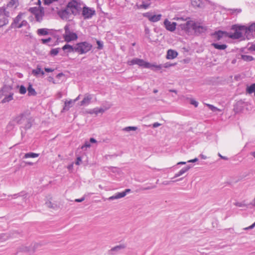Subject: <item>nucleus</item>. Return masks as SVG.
I'll list each match as a JSON object with an SVG mask.
<instances>
[{
	"mask_svg": "<svg viewBox=\"0 0 255 255\" xmlns=\"http://www.w3.org/2000/svg\"><path fill=\"white\" fill-rule=\"evenodd\" d=\"M16 125L20 126V128L26 130L32 126V118L29 113L24 112L13 117L8 123L6 128L8 131L13 130Z\"/></svg>",
	"mask_w": 255,
	"mask_h": 255,
	"instance_id": "nucleus-1",
	"label": "nucleus"
},
{
	"mask_svg": "<svg viewBox=\"0 0 255 255\" xmlns=\"http://www.w3.org/2000/svg\"><path fill=\"white\" fill-rule=\"evenodd\" d=\"M211 36L215 41H219L223 38L229 37L236 39L239 38V25L235 24L232 26L230 32L218 30L211 33Z\"/></svg>",
	"mask_w": 255,
	"mask_h": 255,
	"instance_id": "nucleus-2",
	"label": "nucleus"
},
{
	"mask_svg": "<svg viewBox=\"0 0 255 255\" xmlns=\"http://www.w3.org/2000/svg\"><path fill=\"white\" fill-rule=\"evenodd\" d=\"M255 38V23L247 27L240 25V41Z\"/></svg>",
	"mask_w": 255,
	"mask_h": 255,
	"instance_id": "nucleus-3",
	"label": "nucleus"
},
{
	"mask_svg": "<svg viewBox=\"0 0 255 255\" xmlns=\"http://www.w3.org/2000/svg\"><path fill=\"white\" fill-rule=\"evenodd\" d=\"M92 48V45L87 42H81L75 44V51L79 54H86L90 51Z\"/></svg>",
	"mask_w": 255,
	"mask_h": 255,
	"instance_id": "nucleus-4",
	"label": "nucleus"
},
{
	"mask_svg": "<svg viewBox=\"0 0 255 255\" xmlns=\"http://www.w3.org/2000/svg\"><path fill=\"white\" fill-rule=\"evenodd\" d=\"M24 14L20 12L13 19V22L11 23L9 29L11 28H20L23 26H26L28 24V22L25 20H21L22 17Z\"/></svg>",
	"mask_w": 255,
	"mask_h": 255,
	"instance_id": "nucleus-5",
	"label": "nucleus"
},
{
	"mask_svg": "<svg viewBox=\"0 0 255 255\" xmlns=\"http://www.w3.org/2000/svg\"><path fill=\"white\" fill-rule=\"evenodd\" d=\"M65 33L63 35L65 40L67 42H70L73 40H76L78 38L76 33L71 32V25L67 24L64 27Z\"/></svg>",
	"mask_w": 255,
	"mask_h": 255,
	"instance_id": "nucleus-6",
	"label": "nucleus"
},
{
	"mask_svg": "<svg viewBox=\"0 0 255 255\" xmlns=\"http://www.w3.org/2000/svg\"><path fill=\"white\" fill-rule=\"evenodd\" d=\"M67 7L73 15L79 14L81 10V4L79 0H71L67 4Z\"/></svg>",
	"mask_w": 255,
	"mask_h": 255,
	"instance_id": "nucleus-7",
	"label": "nucleus"
},
{
	"mask_svg": "<svg viewBox=\"0 0 255 255\" xmlns=\"http://www.w3.org/2000/svg\"><path fill=\"white\" fill-rule=\"evenodd\" d=\"M9 12L6 10L5 6L0 7V28L7 25L9 20Z\"/></svg>",
	"mask_w": 255,
	"mask_h": 255,
	"instance_id": "nucleus-8",
	"label": "nucleus"
},
{
	"mask_svg": "<svg viewBox=\"0 0 255 255\" xmlns=\"http://www.w3.org/2000/svg\"><path fill=\"white\" fill-rule=\"evenodd\" d=\"M82 14L84 19H90L95 14V10L93 8L84 6L82 9Z\"/></svg>",
	"mask_w": 255,
	"mask_h": 255,
	"instance_id": "nucleus-9",
	"label": "nucleus"
},
{
	"mask_svg": "<svg viewBox=\"0 0 255 255\" xmlns=\"http://www.w3.org/2000/svg\"><path fill=\"white\" fill-rule=\"evenodd\" d=\"M151 0H138L135 4L137 9H147L151 5Z\"/></svg>",
	"mask_w": 255,
	"mask_h": 255,
	"instance_id": "nucleus-10",
	"label": "nucleus"
},
{
	"mask_svg": "<svg viewBox=\"0 0 255 255\" xmlns=\"http://www.w3.org/2000/svg\"><path fill=\"white\" fill-rule=\"evenodd\" d=\"M128 65L131 66L133 65H137L140 67H142L145 68V65L146 64V62L144 61L143 59H139L137 58H135L132 59L131 60H129L127 62Z\"/></svg>",
	"mask_w": 255,
	"mask_h": 255,
	"instance_id": "nucleus-11",
	"label": "nucleus"
},
{
	"mask_svg": "<svg viewBox=\"0 0 255 255\" xmlns=\"http://www.w3.org/2000/svg\"><path fill=\"white\" fill-rule=\"evenodd\" d=\"M58 14L62 19L67 20L70 17V15L72 13L66 6L65 8L59 11Z\"/></svg>",
	"mask_w": 255,
	"mask_h": 255,
	"instance_id": "nucleus-12",
	"label": "nucleus"
},
{
	"mask_svg": "<svg viewBox=\"0 0 255 255\" xmlns=\"http://www.w3.org/2000/svg\"><path fill=\"white\" fill-rule=\"evenodd\" d=\"M176 23L175 22H170L167 19H165L164 21V25L165 28L171 32L174 31L176 29Z\"/></svg>",
	"mask_w": 255,
	"mask_h": 255,
	"instance_id": "nucleus-13",
	"label": "nucleus"
},
{
	"mask_svg": "<svg viewBox=\"0 0 255 255\" xmlns=\"http://www.w3.org/2000/svg\"><path fill=\"white\" fill-rule=\"evenodd\" d=\"M194 21L191 20H187L186 22L180 24L179 26L180 27L182 30L187 31L190 28H192V25L193 24Z\"/></svg>",
	"mask_w": 255,
	"mask_h": 255,
	"instance_id": "nucleus-14",
	"label": "nucleus"
},
{
	"mask_svg": "<svg viewBox=\"0 0 255 255\" xmlns=\"http://www.w3.org/2000/svg\"><path fill=\"white\" fill-rule=\"evenodd\" d=\"M93 98V96L90 94H86L85 95L84 99L81 102L80 105L81 106H87L91 103V101Z\"/></svg>",
	"mask_w": 255,
	"mask_h": 255,
	"instance_id": "nucleus-15",
	"label": "nucleus"
},
{
	"mask_svg": "<svg viewBox=\"0 0 255 255\" xmlns=\"http://www.w3.org/2000/svg\"><path fill=\"white\" fill-rule=\"evenodd\" d=\"M145 68L150 69L152 70H160L162 68L161 65H156L155 64H150L146 62Z\"/></svg>",
	"mask_w": 255,
	"mask_h": 255,
	"instance_id": "nucleus-16",
	"label": "nucleus"
},
{
	"mask_svg": "<svg viewBox=\"0 0 255 255\" xmlns=\"http://www.w3.org/2000/svg\"><path fill=\"white\" fill-rule=\"evenodd\" d=\"M192 29H193L195 32L198 33H201L204 31H205L206 29L202 26L197 24L194 22H193V24L192 25Z\"/></svg>",
	"mask_w": 255,
	"mask_h": 255,
	"instance_id": "nucleus-17",
	"label": "nucleus"
},
{
	"mask_svg": "<svg viewBox=\"0 0 255 255\" xmlns=\"http://www.w3.org/2000/svg\"><path fill=\"white\" fill-rule=\"evenodd\" d=\"M178 55V53L173 50L169 49L167 51L166 58L168 59H173L176 58Z\"/></svg>",
	"mask_w": 255,
	"mask_h": 255,
	"instance_id": "nucleus-18",
	"label": "nucleus"
},
{
	"mask_svg": "<svg viewBox=\"0 0 255 255\" xmlns=\"http://www.w3.org/2000/svg\"><path fill=\"white\" fill-rule=\"evenodd\" d=\"M191 4L195 7H202L204 1L203 0H191Z\"/></svg>",
	"mask_w": 255,
	"mask_h": 255,
	"instance_id": "nucleus-19",
	"label": "nucleus"
},
{
	"mask_svg": "<svg viewBox=\"0 0 255 255\" xmlns=\"http://www.w3.org/2000/svg\"><path fill=\"white\" fill-rule=\"evenodd\" d=\"M75 45L73 46L70 45L68 44H66L62 47V49L64 51L67 50V52H68V53L75 52Z\"/></svg>",
	"mask_w": 255,
	"mask_h": 255,
	"instance_id": "nucleus-20",
	"label": "nucleus"
},
{
	"mask_svg": "<svg viewBox=\"0 0 255 255\" xmlns=\"http://www.w3.org/2000/svg\"><path fill=\"white\" fill-rule=\"evenodd\" d=\"M32 74L34 76L37 77L39 74H41L42 76L44 75V72L41 70L40 66L39 65H37L36 69L32 70Z\"/></svg>",
	"mask_w": 255,
	"mask_h": 255,
	"instance_id": "nucleus-21",
	"label": "nucleus"
},
{
	"mask_svg": "<svg viewBox=\"0 0 255 255\" xmlns=\"http://www.w3.org/2000/svg\"><path fill=\"white\" fill-rule=\"evenodd\" d=\"M125 196V193L118 192V193H116L115 195H114L113 196L110 197L108 198V200H110V201L114 200L115 199H118L123 198Z\"/></svg>",
	"mask_w": 255,
	"mask_h": 255,
	"instance_id": "nucleus-22",
	"label": "nucleus"
},
{
	"mask_svg": "<svg viewBox=\"0 0 255 255\" xmlns=\"http://www.w3.org/2000/svg\"><path fill=\"white\" fill-rule=\"evenodd\" d=\"M49 29L47 28H39L37 30V34L39 36H45L49 34Z\"/></svg>",
	"mask_w": 255,
	"mask_h": 255,
	"instance_id": "nucleus-23",
	"label": "nucleus"
},
{
	"mask_svg": "<svg viewBox=\"0 0 255 255\" xmlns=\"http://www.w3.org/2000/svg\"><path fill=\"white\" fill-rule=\"evenodd\" d=\"M44 15V12L42 10H39L37 11V12L35 13V17L37 21L40 22L42 19L43 16Z\"/></svg>",
	"mask_w": 255,
	"mask_h": 255,
	"instance_id": "nucleus-24",
	"label": "nucleus"
},
{
	"mask_svg": "<svg viewBox=\"0 0 255 255\" xmlns=\"http://www.w3.org/2000/svg\"><path fill=\"white\" fill-rule=\"evenodd\" d=\"M212 45L216 49L219 50H224L227 47L226 44H220L219 43H213Z\"/></svg>",
	"mask_w": 255,
	"mask_h": 255,
	"instance_id": "nucleus-25",
	"label": "nucleus"
},
{
	"mask_svg": "<svg viewBox=\"0 0 255 255\" xmlns=\"http://www.w3.org/2000/svg\"><path fill=\"white\" fill-rule=\"evenodd\" d=\"M28 95V96H35L36 92L31 84L29 83L28 87L27 88Z\"/></svg>",
	"mask_w": 255,
	"mask_h": 255,
	"instance_id": "nucleus-26",
	"label": "nucleus"
},
{
	"mask_svg": "<svg viewBox=\"0 0 255 255\" xmlns=\"http://www.w3.org/2000/svg\"><path fill=\"white\" fill-rule=\"evenodd\" d=\"M73 103L74 102L72 100L65 102L62 111H68L69 109L72 106Z\"/></svg>",
	"mask_w": 255,
	"mask_h": 255,
	"instance_id": "nucleus-27",
	"label": "nucleus"
},
{
	"mask_svg": "<svg viewBox=\"0 0 255 255\" xmlns=\"http://www.w3.org/2000/svg\"><path fill=\"white\" fill-rule=\"evenodd\" d=\"M189 168H190V167L189 166L183 168L178 173L175 174V175L174 176V178H176V177H178L182 175V174L185 173L186 171H187Z\"/></svg>",
	"mask_w": 255,
	"mask_h": 255,
	"instance_id": "nucleus-28",
	"label": "nucleus"
},
{
	"mask_svg": "<svg viewBox=\"0 0 255 255\" xmlns=\"http://www.w3.org/2000/svg\"><path fill=\"white\" fill-rule=\"evenodd\" d=\"M39 154L35 153L33 152H28L24 154L23 156V158H36L38 157Z\"/></svg>",
	"mask_w": 255,
	"mask_h": 255,
	"instance_id": "nucleus-29",
	"label": "nucleus"
},
{
	"mask_svg": "<svg viewBox=\"0 0 255 255\" xmlns=\"http://www.w3.org/2000/svg\"><path fill=\"white\" fill-rule=\"evenodd\" d=\"M105 109H104L102 108H94L93 109L91 112H90V114H95L96 115H98L99 113H103L105 111Z\"/></svg>",
	"mask_w": 255,
	"mask_h": 255,
	"instance_id": "nucleus-30",
	"label": "nucleus"
},
{
	"mask_svg": "<svg viewBox=\"0 0 255 255\" xmlns=\"http://www.w3.org/2000/svg\"><path fill=\"white\" fill-rule=\"evenodd\" d=\"M17 0H10L6 5V7H5L6 9L8 7H16L17 6Z\"/></svg>",
	"mask_w": 255,
	"mask_h": 255,
	"instance_id": "nucleus-31",
	"label": "nucleus"
},
{
	"mask_svg": "<svg viewBox=\"0 0 255 255\" xmlns=\"http://www.w3.org/2000/svg\"><path fill=\"white\" fill-rule=\"evenodd\" d=\"M124 247H125L124 246H123V245L117 246L112 248L111 249V250L110 251V253L111 254H113V252H118L120 250H121V249H124Z\"/></svg>",
	"mask_w": 255,
	"mask_h": 255,
	"instance_id": "nucleus-32",
	"label": "nucleus"
},
{
	"mask_svg": "<svg viewBox=\"0 0 255 255\" xmlns=\"http://www.w3.org/2000/svg\"><path fill=\"white\" fill-rule=\"evenodd\" d=\"M13 93H10L8 95L5 96L1 101L2 103H5L11 101L13 99Z\"/></svg>",
	"mask_w": 255,
	"mask_h": 255,
	"instance_id": "nucleus-33",
	"label": "nucleus"
},
{
	"mask_svg": "<svg viewBox=\"0 0 255 255\" xmlns=\"http://www.w3.org/2000/svg\"><path fill=\"white\" fill-rule=\"evenodd\" d=\"M241 57L243 60L247 62L252 61L254 60V58L250 55H242Z\"/></svg>",
	"mask_w": 255,
	"mask_h": 255,
	"instance_id": "nucleus-34",
	"label": "nucleus"
},
{
	"mask_svg": "<svg viewBox=\"0 0 255 255\" xmlns=\"http://www.w3.org/2000/svg\"><path fill=\"white\" fill-rule=\"evenodd\" d=\"M161 17V14H154L152 16V17H150L151 22H155L158 21H159Z\"/></svg>",
	"mask_w": 255,
	"mask_h": 255,
	"instance_id": "nucleus-35",
	"label": "nucleus"
},
{
	"mask_svg": "<svg viewBox=\"0 0 255 255\" xmlns=\"http://www.w3.org/2000/svg\"><path fill=\"white\" fill-rule=\"evenodd\" d=\"M247 91L249 94H252L255 92V83L253 84L247 89Z\"/></svg>",
	"mask_w": 255,
	"mask_h": 255,
	"instance_id": "nucleus-36",
	"label": "nucleus"
},
{
	"mask_svg": "<svg viewBox=\"0 0 255 255\" xmlns=\"http://www.w3.org/2000/svg\"><path fill=\"white\" fill-rule=\"evenodd\" d=\"M59 50H60L59 48L52 49L50 50L49 53H50V55L55 56L58 54V53H59Z\"/></svg>",
	"mask_w": 255,
	"mask_h": 255,
	"instance_id": "nucleus-37",
	"label": "nucleus"
},
{
	"mask_svg": "<svg viewBox=\"0 0 255 255\" xmlns=\"http://www.w3.org/2000/svg\"><path fill=\"white\" fill-rule=\"evenodd\" d=\"M17 88H19V92L21 94H25L26 92V89L23 85L20 86H17Z\"/></svg>",
	"mask_w": 255,
	"mask_h": 255,
	"instance_id": "nucleus-38",
	"label": "nucleus"
},
{
	"mask_svg": "<svg viewBox=\"0 0 255 255\" xmlns=\"http://www.w3.org/2000/svg\"><path fill=\"white\" fill-rule=\"evenodd\" d=\"M206 105L213 112H216L217 111H220L219 109H218L217 108L215 107V106H214L212 105L207 104Z\"/></svg>",
	"mask_w": 255,
	"mask_h": 255,
	"instance_id": "nucleus-39",
	"label": "nucleus"
},
{
	"mask_svg": "<svg viewBox=\"0 0 255 255\" xmlns=\"http://www.w3.org/2000/svg\"><path fill=\"white\" fill-rule=\"evenodd\" d=\"M137 128L136 127H128L124 128V130L126 131H129L130 130H135Z\"/></svg>",
	"mask_w": 255,
	"mask_h": 255,
	"instance_id": "nucleus-40",
	"label": "nucleus"
},
{
	"mask_svg": "<svg viewBox=\"0 0 255 255\" xmlns=\"http://www.w3.org/2000/svg\"><path fill=\"white\" fill-rule=\"evenodd\" d=\"M143 15L144 17H147L149 19V20L151 21V19L150 18V17H152L153 14H152V13L148 12L143 13Z\"/></svg>",
	"mask_w": 255,
	"mask_h": 255,
	"instance_id": "nucleus-41",
	"label": "nucleus"
},
{
	"mask_svg": "<svg viewBox=\"0 0 255 255\" xmlns=\"http://www.w3.org/2000/svg\"><path fill=\"white\" fill-rule=\"evenodd\" d=\"M97 44L98 45V47L97 48L99 50H101V49H102L103 48V42L101 41H99V40H97Z\"/></svg>",
	"mask_w": 255,
	"mask_h": 255,
	"instance_id": "nucleus-42",
	"label": "nucleus"
},
{
	"mask_svg": "<svg viewBox=\"0 0 255 255\" xmlns=\"http://www.w3.org/2000/svg\"><path fill=\"white\" fill-rule=\"evenodd\" d=\"M43 1L44 4L49 5L53 2L58 1V0H43Z\"/></svg>",
	"mask_w": 255,
	"mask_h": 255,
	"instance_id": "nucleus-43",
	"label": "nucleus"
},
{
	"mask_svg": "<svg viewBox=\"0 0 255 255\" xmlns=\"http://www.w3.org/2000/svg\"><path fill=\"white\" fill-rule=\"evenodd\" d=\"M41 42L43 44H46L48 42H50L51 40V38L49 37L46 39H41Z\"/></svg>",
	"mask_w": 255,
	"mask_h": 255,
	"instance_id": "nucleus-44",
	"label": "nucleus"
},
{
	"mask_svg": "<svg viewBox=\"0 0 255 255\" xmlns=\"http://www.w3.org/2000/svg\"><path fill=\"white\" fill-rule=\"evenodd\" d=\"M39 9L37 8L36 7H33V8H30L29 9V11L33 13L34 15H35V13L37 12V11H38Z\"/></svg>",
	"mask_w": 255,
	"mask_h": 255,
	"instance_id": "nucleus-45",
	"label": "nucleus"
},
{
	"mask_svg": "<svg viewBox=\"0 0 255 255\" xmlns=\"http://www.w3.org/2000/svg\"><path fill=\"white\" fill-rule=\"evenodd\" d=\"M190 104L191 105H194L195 107H198V102H197L196 101L193 100V99H191V101H190Z\"/></svg>",
	"mask_w": 255,
	"mask_h": 255,
	"instance_id": "nucleus-46",
	"label": "nucleus"
},
{
	"mask_svg": "<svg viewBox=\"0 0 255 255\" xmlns=\"http://www.w3.org/2000/svg\"><path fill=\"white\" fill-rule=\"evenodd\" d=\"M82 162V159L81 157H78L76 159V161L75 162V164L77 165H79L81 164Z\"/></svg>",
	"mask_w": 255,
	"mask_h": 255,
	"instance_id": "nucleus-47",
	"label": "nucleus"
},
{
	"mask_svg": "<svg viewBox=\"0 0 255 255\" xmlns=\"http://www.w3.org/2000/svg\"><path fill=\"white\" fill-rule=\"evenodd\" d=\"M218 155L221 158V159H223L224 160H228V158L226 156H223L220 153H218Z\"/></svg>",
	"mask_w": 255,
	"mask_h": 255,
	"instance_id": "nucleus-48",
	"label": "nucleus"
},
{
	"mask_svg": "<svg viewBox=\"0 0 255 255\" xmlns=\"http://www.w3.org/2000/svg\"><path fill=\"white\" fill-rule=\"evenodd\" d=\"M85 200V197H83L80 199H76L75 201L76 202H82Z\"/></svg>",
	"mask_w": 255,
	"mask_h": 255,
	"instance_id": "nucleus-49",
	"label": "nucleus"
},
{
	"mask_svg": "<svg viewBox=\"0 0 255 255\" xmlns=\"http://www.w3.org/2000/svg\"><path fill=\"white\" fill-rule=\"evenodd\" d=\"M44 70L46 72H52L54 71V69L49 68H45Z\"/></svg>",
	"mask_w": 255,
	"mask_h": 255,
	"instance_id": "nucleus-50",
	"label": "nucleus"
},
{
	"mask_svg": "<svg viewBox=\"0 0 255 255\" xmlns=\"http://www.w3.org/2000/svg\"><path fill=\"white\" fill-rule=\"evenodd\" d=\"M160 126V124H159L158 123H154L152 125V127L154 128H156Z\"/></svg>",
	"mask_w": 255,
	"mask_h": 255,
	"instance_id": "nucleus-51",
	"label": "nucleus"
},
{
	"mask_svg": "<svg viewBox=\"0 0 255 255\" xmlns=\"http://www.w3.org/2000/svg\"><path fill=\"white\" fill-rule=\"evenodd\" d=\"M255 227V222L254 223H253L252 225L249 226L248 228H245L244 229L245 230L252 229H253Z\"/></svg>",
	"mask_w": 255,
	"mask_h": 255,
	"instance_id": "nucleus-52",
	"label": "nucleus"
},
{
	"mask_svg": "<svg viewBox=\"0 0 255 255\" xmlns=\"http://www.w3.org/2000/svg\"><path fill=\"white\" fill-rule=\"evenodd\" d=\"M198 160V159L197 158H195L193 159L189 160L187 161V162H195L196 161H197Z\"/></svg>",
	"mask_w": 255,
	"mask_h": 255,
	"instance_id": "nucleus-53",
	"label": "nucleus"
},
{
	"mask_svg": "<svg viewBox=\"0 0 255 255\" xmlns=\"http://www.w3.org/2000/svg\"><path fill=\"white\" fill-rule=\"evenodd\" d=\"M199 156L200 157V158L201 159H207V156L203 154H200Z\"/></svg>",
	"mask_w": 255,
	"mask_h": 255,
	"instance_id": "nucleus-54",
	"label": "nucleus"
},
{
	"mask_svg": "<svg viewBox=\"0 0 255 255\" xmlns=\"http://www.w3.org/2000/svg\"><path fill=\"white\" fill-rule=\"evenodd\" d=\"M90 141L91 143H96L97 142L95 138H93V137L90 138Z\"/></svg>",
	"mask_w": 255,
	"mask_h": 255,
	"instance_id": "nucleus-55",
	"label": "nucleus"
},
{
	"mask_svg": "<svg viewBox=\"0 0 255 255\" xmlns=\"http://www.w3.org/2000/svg\"><path fill=\"white\" fill-rule=\"evenodd\" d=\"M129 192H130V189H127L124 192H122V193H125V196H126L127 195V194L128 193H129Z\"/></svg>",
	"mask_w": 255,
	"mask_h": 255,
	"instance_id": "nucleus-56",
	"label": "nucleus"
},
{
	"mask_svg": "<svg viewBox=\"0 0 255 255\" xmlns=\"http://www.w3.org/2000/svg\"><path fill=\"white\" fill-rule=\"evenodd\" d=\"M3 91L4 89H2L1 90H0V98H1L3 95Z\"/></svg>",
	"mask_w": 255,
	"mask_h": 255,
	"instance_id": "nucleus-57",
	"label": "nucleus"
},
{
	"mask_svg": "<svg viewBox=\"0 0 255 255\" xmlns=\"http://www.w3.org/2000/svg\"><path fill=\"white\" fill-rule=\"evenodd\" d=\"M170 182V181H164L162 182V184H163L164 185H168Z\"/></svg>",
	"mask_w": 255,
	"mask_h": 255,
	"instance_id": "nucleus-58",
	"label": "nucleus"
},
{
	"mask_svg": "<svg viewBox=\"0 0 255 255\" xmlns=\"http://www.w3.org/2000/svg\"><path fill=\"white\" fill-rule=\"evenodd\" d=\"M57 98H61L62 97V94L61 92H59L57 94Z\"/></svg>",
	"mask_w": 255,
	"mask_h": 255,
	"instance_id": "nucleus-59",
	"label": "nucleus"
},
{
	"mask_svg": "<svg viewBox=\"0 0 255 255\" xmlns=\"http://www.w3.org/2000/svg\"><path fill=\"white\" fill-rule=\"evenodd\" d=\"M145 32L146 34H148L149 32V29L147 27H145Z\"/></svg>",
	"mask_w": 255,
	"mask_h": 255,
	"instance_id": "nucleus-60",
	"label": "nucleus"
},
{
	"mask_svg": "<svg viewBox=\"0 0 255 255\" xmlns=\"http://www.w3.org/2000/svg\"><path fill=\"white\" fill-rule=\"evenodd\" d=\"M26 164L28 165H33V163H32L31 162H26Z\"/></svg>",
	"mask_w": 255,
	"mask_h": 255,
	"instance_id": "nucleus-61",
	"label": "nucleus"
},
{
	"mask_svg": "<svg viewBox=\"0 0 255 255\" xmlns=\"http://www.w3.org/2000/svg\"><path fill=\"white\" fill-rule=\"evenodd\" d=\"M186 164V162H183V161H181V162H179L177 163L178 165H179V164Z\"/></svg>",
	"mask_w": 255,
	"mask_h": 255,
	"instance_id": "nucleus-62",
	"label": "nucleus"
},
{
	"mask_svg": "<svg viewBox=\"0 0 255 255\" xmlns=\"http://www.w3.org/2000/svg\"><path fill=\"white\" fill-rule=\"evenodd\" d=\"M63 74L62 73H59L57 75V77H60L62 76H63Z\"/></svg>",
	"mask_w": 255,
	"mask_h": 255,
	"instance_id": "nucleus-63",
	"label": "nucleus"
},
{
	"mask_svg": "<svg viewBox=\"0 0 255 255\" xmlns=\"http://www.w3.org/2000/svg\"><path fill=\"white\" fill-rule=\"evenodd\" d=\"M251 155H253L255 158V151L252 152L251 153Z\"/></svg>",
	"mask_w": 255,
	"mask_h": 255,
	"instance_id": "nucleus-64",
	"label": "nucleus"
}]
</instances>
